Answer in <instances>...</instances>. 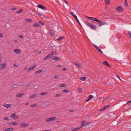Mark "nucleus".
Wrapping results in <instances>:
<instances>
[{
    "mask_svg": "<svg viewBox=\"0 0 131 131\" xmlns=\"http://www.w3.org/2000/svg\"><path fill=\"white\" fill-rule=\"evenodd\" d=\"M12 9L13 10H15L16 9V8H15V7H13V8H12Z\"/></svg>",
    "mask_w": 131,
    "mask_h": 131,
    "instance_id": "5fc2aeb1",
    "label": "nucleus"
},
{
    "mask_svg": "<svg viewBox=\"0 0 131 131\" xmlns=\"http://www.w3.org/2000/svg\"><path fill=\"white\" fill-rule=\"evenodd\" d=\"M43 71V70H40L39 71H37L36 72H35V74H37L41 72H42Z\"/></svg>",
    "mask_w": 131,
    "mask_h": 131,
    "instance_id": "f704fd0d",
    "label": "nucleus"
},
{
    "mask_svg": "<svg viewBox=\"0 0 131 131\" xmlns=\"http://www.w3.org/2000/svg\"><path fill=\"white\" fill-rule=\"evenodd\" d=\"M74 64L79 68H81V65L79 63H75Z\"/></svg>",
    "mask_w": 131,
    "mask_h": 131,
    "instance_id": "412c9836",
    "label": "nucleus"
},
{
    "mask_svg": "<svg viewBox=\"0 0 131 131\" xmlns=\"http://www.w3.org/2000/svg\"><path fill=\"white\" fill-rule=\"evenodd\" d=\"M38 15L39 16H41L42 15L41 14L39 13Z\"/></svg>",
    "mask_w": 131,
    "mask_h": 131,
    "instance_id": "4d7b16f0",
    "label": "nucleus"
},
{
    "mask_svg": "<svg viewBox=\"0 0 131 131\" xmlns=\"http://www.w3.org/2000/svg\"><path fill=\"white\" fill-rule=\"evenodd\" d=\"M2 34L1 33H0V37H2Z\"/></svg>",
    "mask_w": 131,
    "mask_h": 131,
    "instance_id": "bf43d9fd",
    "label": "nucleus"
},
{
    "mask_svg": "<svg viewBox=\"0 0 131 131\" xmlns=\"http://www.w3.org/2000/svg\"><path fill=\"white\" fill-rule=\"evenodd\" d=\"M99 21L98 22H99L98 24L101 27L102 25H107V24L105 22H104L102 21H100V20H99Z\"/></svg>",
    "mask_w": 131,
    "mask_h": 131,
    "instance_id": "20e7f679",
    "label": "nucleus"
},
{
    "mask_svg": "<svg viewBox=\"0 0 131 131\" xmlns=\"http://www.w3.org/2000/svg\"><path fill=\"white\" fill-rule=\"evenodd\" d=\"M14 130V129L12 128H9L6 129H4V131H13Z\"/></svg>",
    "mask_w": 131,
    "mask_h": 131,
    "instance_id": "f3484780",
    "label": "nucleus"
},
{
    "mask_svg": "<svg viewBox=\"0 0 131 131\" xmlns=\"http://www.w3.org/2000/svg\"><path fill=\"white\" fill-rule=\"evenodd\" d=\"M87 122L85 121H83L82 122V123L81 124V127L83 126H86V123Z\"/></svg>",
    "mask_w": 131,
    "mask_h": 131,
    "instance_id": "f8f14e48",
    "label": "nucleus"
},
{
    "mask_svg": "<svg viewBox=\"0 0 131 131\" xmlns=\"http://www.w3.org/2000/svg\"><path fill=\"white\" fill-rule=\"evenodd\" d=\"M61 96V95H60V94H57L56 95L55 97H57Z\"/></svg>",
    "mask_w": 131,
    "mask_h": 131,
    "instance_id": "de8ad7c7",
    "label": "nucleus"
},
{
    "mask_svg": "<svg viewBox=\"0 0 131 131\" xmlns=\"http://www.w3.org/2000/svg\"><path fill=\"white\" fill-rule=\"evenodd\" d=\"M85 24L88 26H89L91 29L95 30L96 29V27L94 25H92L91 24L89 23L88 21H86L85 23Z\"/></svg>",
    "mask_w": 131,
    "mask_h": 131,
    "instance_id": "f257e3e1",
    "label": "nucleus"
},
{
    "mask_svg": "<svg viewBox=\"0 0 131 131\" xmlns=\"http://www.w3.org/2000/svg\"><path fill=\"white\" fill-rule=\"evenodd\" d=\"M59 78V75H56L54 76V78L55 79H58Z\"/></svg>",
    "mask_w": 131,
    "mask_h": 131,
    "instance_id": "79ce46f5",
    "label": "nucleus"
},
{
    "mask_svg": "<svg viewBox=\"0 0 131 131\" xmlns=\"http://www.w3.org/2000/svg\"><path fill=\"white\" fill-rule=\"evenodd\" d=\"M4 119L5 120L8 121L9 120V119L8 117L5 116L4 118Z\"/></svg>",
    "mask_w": 131,
    "mask_h": 131,
    "instance_id": "37998d69",
    "label": "nucleus"
},
{
    "mask_svg": "<svg viewBox=\"0 0 131 131\" xmlns=\"http://www.w3.org/2000/svg\"><path fill=\"white\" fill-rule=\"evenodd\" d=\"M105 110L104 109V108L103 107V108L100 109L99 110V111H104Z\"/></svg>",
    "mask_w": 131,
    "mask_h": 131,
    "instance_id": "09e8293b",
    "label": "nucleus"
},
{
    "mask_svg": "<svg viewBox=\"0 0 131 131\" xmlns=\"http://www.w3.org/2000/svg\"><path fill=\"white\" fill-rule=\"evenodd\" d=\"M125 5L126 6H128L127 0H125Z\"/></svg>",
    "mask_w": 131,
    "mask_h": 131,
    "instance_id": "e433bc0d",
    "label": "nucleus"
},
{
    "mask_svg": "<svg viewBox=\"0 0 131 131\" xmlns=\"http://www.w3.org/2000/svg\"><path fill=\"white\" fill-rule=\"evenodd\" d=\"M14 52L17 54L20 53L21 52L20 50L18 49H15L14 50Z\"/></svg>",
    "mask_w": 131,
    "mask_h": 131,
    "instance_id": "a211bd4d",
    "label": "nucleus"
},
{
    "mask_svg": "<svg viewBox=\"0 0 131 131\" xmlns=\"http://www.w3.org/2000/svg\"><path fill=\"white\" fill-rule=\"evenodd\" d=\"M70 14L71 15L75 18V19L77 21L78 23H79V24L80 25H81V24L79 20H78V19L77 17L76 16V15H75L73 13H72V12H70Z\"/></svg>",
    "mask_w": 131,
    "mask_h": 131,
    "instance_id": "f03ea898",
    "label": "nucleus"
},
{
    "mask_svg": "<svg viewBox=\"0 0 131 131\" xmlns=\"http://www.w3.org/2000/svg\"><path fill=\"white\" fill-rule=\"evenodd\" d=\"M8 124L9 125L12 124L14 125H16L18 124V123L16 122H12L9 123Z\"/></svg>",
    "mask_w": 131,
    "mask_h": 131,
    "instance_id": "a878e982",
    "label": "nucleus"
},
{
    "mask_svg": "<svg viewBox=\"0 0 131 131\" xmlns=\"http://www.w3.org/2000/svg\"><path fill=\"white\" fill-rule=\"evenodd\" d=\"M64 37L62 36H60L59 37V38L57 39V40L59 41H60Z\"/></svg>",
    "mask_w": 131,
    "mask_h": 131,
    "instance_id": "bb28decb",
    "label": "nucleus"
},
{
    "mask_svg": "<svg viewBox=\"0 0 131 131\" xmlns=\"http://www.w3.org/2000/svg\"><path fill=\"white\" fill-rule=\"evenodd\" d=\"M104 1L106 4H108L110 3L109 0H104Z\"/></svg>",
    "mask_w": 131,
    "mask_h": 131,
    "instance_id": "c756f323",
    "label": "nucleus"
},
{
    "mask_svg": "<svg viewBox=\"0 0 131 131\" xmlns=\"http://www.w3.org/2000/svg\"><path fill=\"white\" fill-rule=\"evenodd\" d=\"M41 52L40 51H39L38 52V54H39L40 53H41Z\"/></svg>",
    "mask_w": 131,
    "mask_h": 131,
    "instance_id": "338daca9",
    "label": "nucleus"
},
{
    "mask_svg": "<svg viewBox=\"0 0 131 131\" xmlns=\"http://www.w3.org/2000/svg\"><path fill=\"white\" fill-rule=\"evenodd\" d=\"M110 106V105H107L103 107L104 108V109L105 110L106 108H107L108 107H109Z\"/></svg>",
    "mask_w": 131,
    "mask_h": 131,
    "instance_id": "c9c22d12",
    "label": "nucleus"
},
{
    "mask_svg": "<svg viewBox=\"0 0 131 131\" xmlns=\"http://www.w3.org/2000/svg\"><path fill=\"white\" fill-rule=\"evenodd\" d=\"M66 84H61L60 85V86L61 87H64L65 86H66Z\"/></svg>",
    "mask_w": 131,
    "mask_h": 131,
    "instance_id": "a19ab883",
    "label": "nucleus"
},
{
    "mask_svg": "<svg viewBox=\"0 0 131 131\" xmlns=\"http://www.w3.org/2000/svg\"><path fill=\"white\" fill-rule=\"evenodd\" d=\"M37 7L39 8H40L44 10H46L45 7L42 5H37Z\"/></svg>",
    "mask_w": 131,
    "mask_h": 131,
    "instance_id": "6e6552de",
    "label": "nucleus"
},
{
    "mask_svg": "<svg viewBox=\"0 0 131 131\" xmlns=\"http://www.w3.org/2000/svg\"><path fill=\"white\" fill-rule=\"evenodd\" d=\"M67 69L65 68H63V70L64 71H66L67 70Z\"/></svg>",
    "mask_w": 131,
    "mask_h": 131,
    "instance_id": "6e6d98bb",
    "label": "nucleus"
},
{
    "mask_svg": "<svg viewBox=\"0 0 131 131\" xmlns=\"http://www.w3.org/2000/svg\"><path fill=\"white\" fill-rule=\"evenodd\" d=\"M37 96V94L32 95L29 97V98H34Z\"/></svg>",
    "mask_w": 131,
    "mask_h": 131,
    "instance_id": "473e14b6",
    "label": "nucleus"
},
{
    "mask_svg": "<svg viewBox=\"0 0 131 131\" xmlns=\"http://www.w3.org/2000/svg\"><path fill=\"white\" fill-rule=\"evenodd\" d=\"M105 65L108 67H110L111 66L109 65V64L108 62L106 61H104L102 62Z\"/></svg>",
    "mask_w": 131,
    "mask_h": 131,
    "instance_id": "9b49d317",
    "label": "nucleus"
},
{
    "mask_svg": "<svg viewBox=\"0 0 131 131\" xmlns=\"http://www.w3.org/2000/svg\"><path fill=\"white\" fill-rule=\"evenodd\" d=\"M128 34L131 37V32L130 31H129Z\"/></svg>",
    "mask_w": 131,
    "mask_h": 131,
    "instance_id": "603ef678",
    "label": "nucleus"
},
{
    "mask_svg": "<svg viewBox=\"0 0 131 131\" xmlns=\"http://www.w3.org/2000/svg\"><path fill=\"white\" fill-rule=\"evenodd\" d=\"M56 118L55 117H52L51 118H49L46 120V121L47 122H49L50 121H52L54 120V119Z\"/></svg>",
    "mask_w": 131,
    "mask_h": 131,
    "instance_id": "423d86ee",
    "label": "nucleus"
},
{
    "mask_svg": "<svg viewBox=\"0 0 131 131\" xmlns=\"http://www.w3.org/2000/svg\"><path fill=\"white\" fill-rule=\"evenodd\" d=\"M40 24L41 25H44V23L43 22H42L41 21H39V22Z\"/></svg>",
    "mask_w": 131,
    "mask_h": 131,
    "instance_id": "49530a36",
    "label": "nucleus"
},
{
    "mask_svg": "<svg viewBox=\"0 0 131 131\" xmlns=\"http://www.w3.org/2000/svg\"><path fill=\"white\" fill-rule=\"evenodd\" d=\"M131 103V101H129V102H127V103L126 104H127V103Z\"/></svg>",
    "mask_w": 131,
    "mask_h": 131,
    "instance_id": "774afa93",
    "label": "nucleus"
},
{
    "mask_svg": "<svg viewBox=\"0 0 131 131\" xmlns=\"http://www.w3.org/2000/svg\"><path fill=\"white\" fill-rule=\"evenodd\" d=\"M93 96L92 95H89V99L90 100H91V99L93 98Z\"/></svg>",
    "mask_w": 131,
    "mask_h": 131,
    "instance_id": "ea45409f",
    "label": "nucleus"
},
{
    "mask_svg": "<svg viewBox=\"0 0 131 131\" xmlns=\"http://www.w3.org/2000/svg\"><path fill=\"white\" fill-rule=\"evenodd\" d=\"M23 11V10L22 9H20L19 11L16 12V13H19L22 12Z\"/></svg>",
    "mask_w": 131,
    "mask_h": 131,
    "instance_id": "72a5a7b5",
    "label": "nucleus"
},
{
    "mask_svg": "<svg viewBox=\"0 0 131 131\" xmlns=\"http://www.w3.org/2000/svg\"><path fill=\"white\" fill-rule=\"evenodd\" d=\"M86 17L88 18L91 20H93L94 21H96V22L99 21V20L96 19V18H95L94 17H89L87 16H86Z\"/></svg>",
    "mask_w": 131,
    "mask_h": 131,
    "instance_id": "7ed1b4c3",
    "label": "nucleus"
},
{
    "mask_svg": "<svg viewBox=\"0 0 131 131\" xmlns=\"http://www.w3.org/2000/svg\"><path fill=\"white\" fill-rule=\"evenodd\" d=\"M81 128V127H78L76 128H73L71 129L72 131H77L78 130L80 129Z\"/></svg>",
    "mask_w": 131,
    "mask_h": 131,
    "instance_id": "6ab92c4d",
    "label": "nucleus"
},
{
    "mask_svg": "<svg viewBox=\"0 0 131 131\" xmlns=\"http://www.w3.org/2000/svg\"><path fill=\"white\" fill-rule=\"evenodd\" d=\"M39 25V24L38 23H35L33 24V26L34 27H38Z\"/></svg>",
    "mask_w": 131,
    "mask_h": 131,
    "instance_id": "b1692460",
    "label": "nucleus"
},
{
    "mask_svg": "<svg viewBox=\"0 0 131 131\" xmlns=\"http://www.w3.org/2000/svg\"><path fill=\"white\" fill-rule=\"evenodd\" d=\"M19 37L20 38H22L24 37V36L23 35H20L19 36Z\"/></svg>",
    "mask_w": 131,
    "mask_h": 131,
    "instance_id": "3c124183",
    "label": "nucleus"
},
{
    "mask_svg": "<svg viewBox=\"0 0 131 131\" xmlns=\"http://www.w3.org/2000/svg\"><path fill=\"white\" fill-rule=\"evenodd\" d=\"M37 105L38 104H32L30 106V107H35L37 106Z\"/></svg>",
    "mask_w": 131,
    "mask_h": 131,
    "instance_id": "c85d7f7f",
    "label": "nucleus"
},
{
    "mask_svg": "<svg viewBox=\"0 0 131 131\" xmlns=\"http://www.w3.org/2000/svg\"><path fill=\"white\" fill-rule=\"evenodd\" d=\"M14 66H15V67H17L18 66V65H16L15 64H14Z\"/></svg>",
    "mask_w": 131,
    "mask_h": 131,
    "instance_id": "680f3d73",
    "label": "nucleus"
},
{
    "mask_svg": "<svg viewBox=\"0 0 131 131\" xmlns=\"http://www.w3.org/2000/svg\"><path fill=\"white\" fill-rule=\"evenodd\" d=\"M47 94V92L41 93L40 94L41 95H46Z\"/></svg>",
    "mask_w": 131,
    "mask_h": 131,
    "instance_id": "4c0bfd02",
    "label": "nucleus"
},
{
    "mask_svg": "<svg viewBox=\"0 0 131 131\" xmlns=\"http://www.w3.org/2000/svg\"><path fill=\"white\" fill-rule=\"evenodd\" d=\"M90 100L89 99H88L87 100H86V102H88Z\"/></svg>",
    "mask_w": 131,
    "mask_h": 131,
    "instance_id": "0e129e2a",
    "label": "nucleus"
},
{
    "mask_svg": "<svg viewBox=\"0 0 131 131\" xmlns=\"http://www.w3.org/2000/svg\"><path fill=\"white\" fill-rule=\"evenodd\" d=\"M117 76L119 79L121 80L120 78V77H119V76L118 75H117Z\"/></svg>",
    "mask_w": 131,
    "mask_h": 131,
    "instance_id": "052dcab7",
    "label": "nucleus"
},
{
    "mask_svg": "<svg viewBox=\"0 0 131 131\" xmlns=\"http://www.w3.org/2000/svg\"><path fill=\"white\" fill-rule=\"evenodd\" d=\"M36 66V65H35L33 67H30L29 68L28 70V71H31V70H34L35 69V67Z\"/></svg>",
    "mask_w": 131,
    "mask_h": 131,
    "instance_id": "4468645a",
    "label": "nucleus"
},
{
    "mask_svg": "<svg viewBox=\"0 0 131 131\" xmlns=\"http://www.w3.org/2000/svg\"><path fill=\"white\" fill-rule=\"evenodd\" d=\"M51 56L50 54H48L47 56H46L45 58L43 59V60H45L48 59H50L51 58Z\"/></svg>",
    "mask_w": 131,
    "mask_h": 131,
    "instance_id": "ddd939ff",
    "label": "nucleus"
},
{
    "mask_svg": "<svg viewBox=\"0 0 131 131\" xmlns=\"http://www.w3.org/2000/svg\"><path fill=\"white\" fill-rule=\"evenodd\" d=\"M28 104H29L28 103H25V105H28Z\"/></svg>",
    "mask_w": 131,
    "mask_h": 131,
    "instance_id": "69168bd1",
    "label": "nucleus"
},
{
    "mask_svg": "<svg viewBox=\"0 0 131 131\" xmlns=\"http://www.w3.org/2000/svg\"><path fill=\"white\" fill-rule=\"evenodd\" d=\"M26 20H27V22H28V23L31 22L32 21V20H31L30 19H26Z\"/></svg>",
    "mask_w": 131,
    "mask_h": 131,
    "instance_id": "58836bf2",
    "label": "nucleus"
},
{
    "mask_svg": "<svg viewBox=\"0 0 131 131\" xmlns=\"http://www.w3.org/2000/svg\"><path fill=\"white\" fill-rule=\"evenodd\" d=\"M93 45L96 50L99 48L97 46L94 44H93Z\"/></svg>",
    "mask_w": 131,
    "mask_h": 131,
    "instance_id": "a18cd8bd",
    "label": "nucleus"
},
{
    "mask_svg": "<svg viewBox=\"0 0 131 131\" xmlns=\"http://www.w3.org/2000/svg\"><path fill=\"white\" fill-rule=\"evenodd\" d=\"M78 90L79 92L81 93L82 92V89L81 88H78Z\"/></svg>",
    "mask_w": 131,
    "mask_h": 131,
    "instance_id": "cd10ccee",
    "label": "nucleus"
},
{
    "mask_svg": "<svg viewBox=\"0 0 131 131\" xmlns=\"http://www.w3.org/2000/svg\"><path fill=\"white\" fill-rule=\"evenodd\" d=\"M24 93H22V94H16V96L17 97H21L22 95H24Z\"/></svg>",
    "mask_w": 131,
    "mask_h": 131,
    "instance_id": "4be33fe9",
    "label": "nucleus"
},
{
    "mask_svg": "<svg viewBox=\"0 0 131 131\" xmlns=\"http://www.w3.org/2000/svg\"><path fill=\"white\" fill-rule=\"evenodd\" d=\"M11 116H12V117L14 119H16L18 118V116L16 115L15 113H13L12 115Z\"/></svg>",
    "mask_w": 131,
    "mask_h": 131,
    "instance_id": "1a4fd4ad",
    "label": "nucleus"
},
{
    "mask_svg": "<svg viewBox=\"0 0 131 131\" xmlns=\"http://www.w3.org/2000/svg\"><path fill=\"white\" fill-rule=\"evenodd\" d=\"M69 92L68 90H64L62 91L63 92Z\"/></svg>",
    "mask_w": 131,
    "mask_h": 131,
    "instance_id": "c03bdc74",
    "label": "nucleus"
},
{
    "mask_svg": "<svg viewBox=\"0 0 131 131\" xmlns=\"http://www.w3.org/2000/svg\"><path fill=\"white\" fill-rule=\"evenodd\" d=\"M6 63H5L4 64H0V69L1 70L4 69L6 67Z\"/></svg>",
    "mask_w": 131,
    "mask_h": 131,
    "instance_id": "39448f33",
    "label": "nucleus"
},
{
    "mask_svg": "<svg viewBox=\"0 0 131 131\" xmlns=\"http://www.w3.org/2000/svg\"><path fill=\"white\" fill-rule=\"evenodd\" d=\"M56 67L57 68H59L61 67V66L60 65H57Z\"/></svg>",
    "mask_w": 131,
    "mask_h": 131,
    "instance_id": "864d4df0",
    "label": "nucleus"
},
{
    "mask_svg": "<svg viewBox=\"0 0 131 131\" xmlns=\"http://www.w3.org/2000/svg\"><path fill=\"white\" fill-rule=\"evenodd\" d=\"M3 106L4 107L7 108H10L12 106L11 104H8L6 103H4L3 104Z\"/></svg>",
    "mask_w": 131,
    "mask_h": 131,
    "instance_id": "0eeeda50",
    "label": "nucleus"
},
{
    "mask_svg": "<svg viewBox=\"0 0 131 131\" xmlns=\"http://www.w3.org/2000/svg\"><path fill=\"white\" fill-rule=\"evenodd\" d=\"M50 54L52 56L53 55H56V52L55 51H53L51 52Z\"/></svg>",
    "mask_w": 131,
    "mask_h": 131,
    "instance_id": "5701e85b",
    "label": "nucleus"
},
{
    "mask_svg": "<svg viewBox=\"0 0 131 131\" xmlns=\"http://www.w3.org/2000/svg\"><path fill=\"white\" fill-rule=\"evenodd\" d=\"M97 50L100 53H101L102 54L103 53V52H102L101 50L99 48Z\"/></svg>",
    "mask_w": 131,
    "mask_h": 131,
    "instance_id": "7c9ffc66",
    "label": "nucleus"
},
{
    "mask_svg": "<svg viewBox=\"0 0 131 131\" xmlns=\"http://www.w3.org/2000/svg\"><path fill=\"white\" fill-rule=\"evenodd\" d=\"M80 79L82 81H84L86 80V78L85 77H84L80 78Z\"/></svg>",
    "mask_w": 131,
    "mask_h": 131,
    "instance_id": "2f4dec72",
    "label": "nucleus"
},
{
    "mask_svg": "<svg viewBox=\"0 0 131 131\" xmlns=\"http://www.w3.org/2000/svg\"><path fill=\"white\" fill-rule=\"evenodd\" d=\"M42 131H51L50 130H42Z\"/></svg>",
    "mask_w": 131,
    "mask_h": 131,
    "instance_id": "e2e57ef3",
    "label": "nucleus"
},
{
    "mask_svg": "<svg viewBox=\"0 0 131 131\" xmlns=\"http://www.w3.org/2000/svg\"><path fill=\"white\" fill-rule=\"evenodd\" d=\"M116 9H117L119 12L123 9V8L121 6H119L118 7H116Z\"/></svg>",
    "mask_w": 131,
    "mask_h": 131,
    "instance_id": "2eb2a0df",
    "label": "nucleus"
},
{
    "mask_svg": "<svg viewBox=\"0 0 131 131\" xmlns=\"http://www.w3.org/2000/svg\"><path fill=\"white\" fill-rule=\"evenodd\" d=\"M63 1L65 2V3H66L67 4H68V2H67L66 1H65V0H63Z\"/></svg>",
    "mask_w": 131,
    "mask_h": 131,
    "instance_id": "13d9d810",
    "label": "nucleus"
},
{
    "mask_svg": "<svg viewBox=\"0 0 131 131\" xmlns=\"http://www.w3.org/2000/svg\"><path fill=\"white\" fill-rule=\"evenodd\" d=\"M22 85L19 84H15L13 86V88L15 89V88H17L18 86H21Z\"/></svg>",
    "mask_w": 131,
    "mask_h": 131,
    "instance_id": "aec40b11",
    "label": "nucleus"
},
{
    "mask_svg": "<svg viewBox=\"0 0 131 131\" xmlns=\"http://www.w3.org/2000/svg\"><path fill=\"white\" fill-rule=\"evenodd\" d=\"M90 124V123L89 122H87L86 123V126H89V124Z\"/></svg>",
    "mask_w": 131,
    "mask_h": 131,
    "instance_id": "8fccbe9b",
    "label": "nucleus"
},
{
    "mask_svg": "<svg viewBox=\"0 0 131 131\" xmlns=\"http://www.w3.org/2000/svg\"><path fill=\"white\" fill-rule=\"evenodd\" d=\"M52 59L53 60H55L56 61H60V59H59L58 57L57 56H54L52 58Z\"/></svg>",
    "mask_w": 131,
    "mask_h": 131,
    "instance_id": "dca6fc26",
    "label": "nucleus"
},
{
    "mask_svg": "<svg viewBox=\"0 0 131 131\" xmlns=\"http://www.w3.org/2000/svg\"><path fill=\"white\" fill-rule=\"evenodd\" d=\"M50 33L51 36H53L54 35V32L53 30H51L50 31Z\"/></svg>",
    "mask_w": 131,
    "mask_h": 131,
    "instance_id": "393cba45",
    "label": "nucleus"
},
{
    "mask_svg": "<svg viewBox=\"0 0 131 131\" xmlns=\"http://www.w3.org/2000/svg\"><path fill=\"white\" fill-rule=\"evenodd\" d=\"M28 124H27L25 123H21L20 124V126L24 127H26L27 126H28Z\"/></svg>",
    "mask_w": 131,
    "mask_h": 131,
    "instance_id": "9d476101",
    "label": "nucleus"
}]
</instances>
